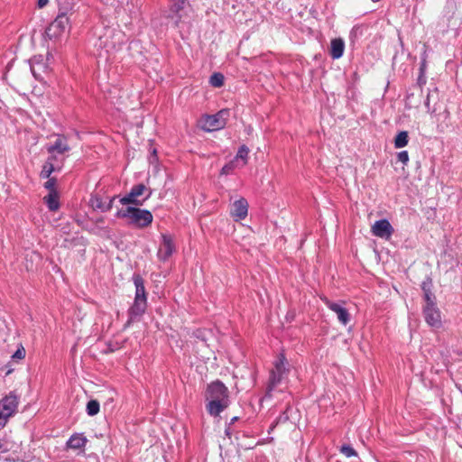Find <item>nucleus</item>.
Listing matches in <instances>:
<instances>
[{
  "label": "nucleus",
  "instance_id": "nucleus-25",
  "mask_svg": "<svg viewBox=\"0 0 462 462\" xmlns=\"http://www.w3.org/2000/svg\"><path fill=\"white\" fill-rule=\"evenodd\" d=\"M41 68H42L44 69L46 67L42 62V60H40V58L34 57L31 62V71H32V75L34 76V78L37 79H39L40 76H41V74L39 72Z\"/></svg>",
  "mask_w": 462,
  "mask_h": 462
},
{
  "label": "nucleus",
  "instance_id": "nucleus-24",
  "mask_svg": "<svg viewBox=\"0 0 462 462\" xmlns=\"http://www.w3.org/2000/svg\"><path fill=\"white\" fill-rule=\"evenodd\" d=\"M48 153H49V157H48L47 161L51 163H53V165H55L56 167H58L59 169L61 170V168L64 165L67 156L59 155L55 152H48Z\"/></svg>",
  "mask_w": 462,
  "mask_h": 462
},
{
  "label": "nucleus",
  "instance_id": "nucleus-29",
  "mask_svg": "<svg viewBox=\"0 0 462 462\" xmlns=\"http://www.w3.org/2000/svg\"><path fill=\"white\" fill-rule=\"evenodd\" d=\"M421 96L422 94L420 93L418 100H415L413 93L408 94L406 97V107L411 108L419 106L420 104Z\"/></svg>",
  "mask_w": 462,
  "mask_h": 462
},
{
  "label": "nucleus",
  "instance_id": "nucleus-41",
  "mask_svg": "<svg viewBox=\"0 0 462 462\" xmlns=\"http://www.w3.org/2000/svg\"><path fill=\"white\" fill-rule=\"evenodd\" d=\"M430 285H431V281H430L429 282H423L422 286H421L423 292H425V290H430Z\"/></svg>",
  "mask_w": 462,
  "mask_h": 462
},
{
  "label": "nucleus",
  "instance_id": "nucleus-1",
  "mask_svg": "<svg viewBox=\"0 0 462 462\" xmlns=\"http://www.w3.org/2000/svg\"><path fill=\"white\" fill-rule=\"evenodd\" d=\"M123 35L112 28H103L94 43L96 55L107 61L110 55L116 52L122 43Z\"/></svg>",
  "mask_w": 462,
  "mask_h": 462
},
{
  "label": "nucleus",
  "instance_id": "nucleus-33",
  "mask_svg": "<svg viewBox=\"0 0 462 462\" xmlns=\"http://www.w3.org/2000/svg\"><path fill=\"white\" fill-rule=\"evenodd\" d=\"M25 349L23 346H20L17 348V350L13 354L12 359L13 360H22L25 357Z\"/></svg>",
  "mask_w": 462,
  "mask_h": 462
},
{
  "label": "nucleus",
  "instance_id": "nucleus-42",
  "mask_svg": "<svg viewBox=\"0 0 462 462\" xmlns=\"http://www.w3.org/2000/svg\"><path fill=\"white\" fill-rule=\"evenodd\" d=\"M49 0H38V6L40 8L44 7L48 4Z\"/></svg>",
  "mask_w": 462,
  "mask_h": 462
},
{
  "label": "nucleus",
  "instance_id": "nucleus-23",
  "mask_svg": "<svg viewBox=\"0 0 462 462\" xmlns=\"http://www.w3.org/2000/svg\"><path fill=\"white\" fill-rule=\"evenodd\" d=\"M409 143V134L407 131H401L394 138V147L397 149L406 146Z\"/></svg>",
  "mask_w": 462,
  "mask_h": 462
},
{
  "label": "nucleus",
  "instance_id": "nucleus-31",
  "mask_svg": "<svg viewBox=\"0 0 462 462\" xmlns=\"http://www.w3.org/2000/svg\"><path fill=\"white\" fill-rule=\"evenodd\" d=\"M424 300L426 301L425 306L435 305V296L431 292V290H425Z\"/></svg>",
  "mask_w": 462,
  "mask_h": 462
},
{
  "label": "nucleus",
  "instance_id": "nucleus-8",
  "mask_svg": "<svg viewBox=\"0 0 462 462\" xmlns=\"http://www.w3.org/2000/svg\"><path fill=\"white\" fill-rule=\"evenodd\" d=\"M323 301L331 311L336 313L337 320L342 325L346 326L350 322L351 315L343 304L329 300L328 298H324Z\"/></svg>",
  "mask_w": 462,
  "mask_h": 462
},
{
  "label": "nucleus",
  "instance_id": "nucleus-12",
  "mask_svg": "<svg viewBox=\"0 0 462 462\" xmlns=\"http://www.w3.org/2000/svg\"><path fill=\"white\" fill-rule=\"evenodd\" d=\"M47 152H55L59 155L67 156L66 153L70 151L68 139L63 134H58L56 140L46 146Z\"/></svg>",
  "mask_w": 462,
  "mask_h": 462
},
{
  "label": "nucleus",
  "instance_id": "nucleus-19",
  "mask_svg": "<svg viewBox=\"0 0 462 462\" xmlns=\"http://www.w3.org/2000/svg\"><path fill=\"white\" fill-rule=\"evenodd\" d=\"M116 199V196L112 197L108 202H104L98 196H95L91 199V205L94 208L99 209L102 212L109 211L113 207V202Z\"/></svg>",
  "mask_w": 462,
  "mask_h": 462
},
{
  "label": "nucleus",
  "instance_id": "nucleus-7",
  "mask_svg": "<svg viewBox=\"0 0 462 462\" xmlns=\"http://www.w3.org/2000/svg\"><path fill=\"white\" fill-rule=\"evenodd\" d=\"M206 399L229 402L228 389L219 380L212 382L207 387Z\"/></svg>",
  "mask_w": 462,
  "mask_h": 462
},
{
  "label": "nucleus",
  "instance_id": "nucleus-40",
  "mask_svg": "<svg viewBox=\"0 0 462 462\" xmlns=\"http://www.w3.org/2000/svg\"><path fill=\"white\" fill-rule=\"evenodd\" d=\"M40 176H41L42 179H48L49 180L50 178H51V174H49V172H47V171H45L43 169L42 170V171L40 173Z\"/></svg>",
  "mask_w": 462,
  "mask_h": 462
},
{
  "label": "nucleus",
  "instance_id": "nucleus-15",
  "mask_svg": "<svg viewBox=\"0 0 462 462\" xmlns=\"http://www.w3.org/2000/svg\"><path fill=\"white\" fill-rule=\"evenodd\" d=\"M248 202L245 199L241 198L236 200L230 211V214L235 221L243 220L247 217Z\"/></svg>",
  "mask_w": 462,
  "mask_h": 462
},
{
  "label": "nucleus",
  "instance_id": "nucleus-38",
  "mask_svg": "<svg viewBox=\"0 0 462 462\" xmlns=\"http://www.w3.org/2000/svg\"><path fill=\"white\" fill-rule=\"evenodd\" d=\"M425 106H426L427 111L429 113H434L435 112V108L431 109V107H430V93H428V95H427V97H426V100H425Z\"/></svg>",
  "mask_w": 462,
  "mask_h": 462
},
{
  "label": "nucleus",
  "instance_id": "nucleus-26",
  "mask_svg": "<svg viewBox=\"0 0 462 462\" xmlns=\"http://www.w3.org/2000/svg\"><path fill=\"white\" fill-rule=\"evenodd\" d=\"M241 166L239 165V163H237V160H232L230 161L229 162H227L226 164H225L222 169H221V171H220V174L221 175H228V174H231L235 169L236 168H240Z\"/></svg>",
  "mask_w": 462,
  "mask_h": 462
},
{
  "label": "nucleus",
  "instance_id": "nucleus-17",
  "mask_svg": "<svg viewBox=\"0 0 462 462\" xmlns=\"http://www.w3.org/2000/svg\"><path fill=\"white\" fill-rule=\"evenodd\" d=\"M345 51V42L341 38H335L331 40L329 54L333 60L341 58Z\"/></svg>",
  "mask_w": 462,
  "mask_h": 462
},
{
  "label": "nucleus",
  "instance_id": "nucleus-22",
  "mask_svg": "<svg viewBox=\"0 0 462 462\" xmlns=\"http://www.w3.org/2000/svg\"><path fill=\"white\" fill-rule=\"evenodd\" d=\"M248 153L249 149L246 145L244 144L239 147L234 160H237V163H239L241 167H244L247 163Z\"/></svg>",
  "mask_w": 462,
  "mask_h": 462
},
{
  "label": "nucleus",
  "instance_id": "nucleus-4",
  "mask_svg": "<svg viewBox=\"0 0 462 462\" xmlns=\"http://www.w3.org/2000/svg\"><path fill=\"white\" fill-rule=\"evenodd\" d=\"M287 365L288 363L284 354L281 353L274 362L273 368L270 372L266 395L271 396V393L281 383L284 375L288 374L289 369Z\"/></svg>",
  "mask_w": 462,
  "mask_h": 462
},
{
  "label": "nucleus",
  "instance_id": "nucleus-14",
  "mask_svg": "<svg viewBox=\"0 0 462 462\" xmlns=\"http://www.w3.org/2000/svg\"><path fill=\"white\" fill-rule=\"evenodd\" d=\"M372 233L381 238H389L393 233V228L387 219H380L372 226Z\"/></svg>",
  "mask_w": 462,
  "mask_h": 462
},
{
  "label": "nucleus",
  "instance_id": "nucleus-11",
  "mask_svg": "<svg viewBox=\"0 0 462 462\" xmlns=\"http://www.w3.org/2000/svg\"><path fill=\"white\" fill-rule=\"evenodd\" d=\"M146 308L147 300L134 298L133 305L128 310L129 319L125 327H129L137 318L143 316L146 310Z\"/></svg>",
  "mask_w": 462,
  "mask_h": 462
},
{
  "label": "nucleus",
  "instance_id": "nucleus-34",
  "mask_svg": "<svg viewBox=\"0 0 462 462\" xmlns=\"http://www.w3.org/2000/svg\"><path fill=\"white\" fill-rule=\"evenodd\" d=\"M56 179L55 178H50L45 183L44 187L47 189L50 192H57L56 191Z\"/></svg>",
  "mask_w": 462,
  "mask_h": 462
},
{
  "label": "nucleus",
  "instance_id": "nucleus-45",
  "mask_svg": "<svg viewBox=\"0 0 462 462\" xmlns=\"http://www.w3.org/2000/svg\"><path fill=\"white\" fill-rule=\"evenodd\" d=\"M238 420V417H234L231 419L230 424H233L235 421Z\"/></svg>",
  "mask_w": 462,
  "mask_h": 462
},
{
  "label": "nucleus",
  "instance_id": "nucleus-36",
  "mask_svg": "<svg viewBox=\"0 0 462 462\" xmlns=\"http://www.w3.org/2000/svg\"><path fill=\"white\" fill-rule=\"evenodd\" d=\"M42 169L47 171L49 174H51L55 171H60V169L53 165V163L49 162L48 161L45 162V163L42 166Z\"/></svg>",
  "mask_w": 462,
  "mask_h": 462
},
{
  "label": "nucleus",
  "instance_id": "nucleus-6",
  "mask_svg": "<svg viewBox=\"0 0 462 462\" xmlns=\"http://www.w3.org/2000/svg\"><path fill=\"white\" fill-rule=\"evenodd\" d=\"M19 397L11 392L0 401V425H5L8 418L13 416L18 406Z\"/></svg>",
  "mask_w": 462,
  "mask_h": 462
},
{
  "label": "nucleus",
  "instance_id": "nucleus-16",
  "mask_svg": "<svg viewBox=\"0 0 462 462\" xmlns=\"http://www.w3.org/2000/svg\"><path fill=\"white\" fill-rule=\"evenodd\" d=\"M207 411L211 416H218L224 410H226L230 402L208 400Z\"/></svg>",
  "mask_w": 462,
  "mask_h": 462
},
{
  "label": "nucleus",
  "instance_id": "nucleus-30",
  "mask_svg": "<svg viewBox=\"0 0 462 462\" xmlns=\"http://www.w3.org/2000/svg\"><path fill=\"white\" fill-rule=\"evenodd\" d=\"M340 452L346 457H356V451L350 445H343L340 448Z\"/></svg>",
  "mask_w": 462,
  "mask_h": 462
},
{
  "label": "nucleus",
  "instance_id": "nucleus-20",
  "mask_svg": "<svg viewBox=\"0 0 462 462\" xmlns=\"http://www.w3.org/2000/svg\"><path fill=\"white\" fill-rule=\"evenodd\" d=\"M87 439L80 434L72 435L67 441V446L72 449H80L85 447Z\"/></svg>",
  "mask_w": 462,
  "mask_h": 462
},
{
  "label": "nucleus",
  "instance_id": "nucleus-18",
  "mask_svg": "<svg viewBox=\"0 0 462 462\" xmlns=\"http://www.w3.org/2000/svg\"><path fill=\"white\" fill-rule=\"evenodd\" d=\"M133 281L135 286L134 298L147 300V293L144 287V281L143 277L138 273H134L133 276Z\"/></svg>",
  "mask_w": 462,
  "mask_h": 462
},
{
  "label": "nucleus",
  "instance_id": "nucleus-10",
  "mask_svg": "<svg viewBox=\"0 0 462 462\" xmlns=\"http://www.w3.org/2000/svg\"><path fill=\"white\" fill-rule=\"evenodd\" d=\"M162 242L158 250L157 256L161 261L165 262L175 251V245L171 235L162 234Z\"/></svg>",
  "mask_w": 462,
  "mask_h": 462
},
{
  "label": "nucleus",
  "instance_id": "nucleus-13",
  "mask_svg": "<svg viewBox=\"0 0 462 462\" xmlns=\"http://www.w3.org/2000/svg\"><path fill=\"white\" fill-rule=\"evenodd\" d=\"M423 314L425 321L434 328H440L441 326V316L439 308L435 305L424 306Z\"/></svg>",
  "mask_w": 462,
  "mask_h": 462
},
{
  "label": "nucleus",
  "instance_id": "nucleus-39",
  "mask_svg": "<svg viewBox=\"0 0 462 462\" xmlns=\"http://www.w3.org/2000/svg\"><path fill=\"white\" fill-rule=\"evenodd\" d=\"M149 160H150V162H152V163L157 162L158 157H157V151L155 148H153L152 150L151 156H150Z\"/></svg>",
  "mask_w": 462,
  "mask_h": 462
},
{
  "label": "nucleus",
  "instance_id": "nucleus-2",
  "mask_svg": "<svg viewBox=\"0 0 462 462\" xmlns=\"http://www.w3.org/2000/svg\"><path fill=\"white\" fill-rule=\"evenodd\" d=\"M116 217L120 218L129 219V224L139 228H144L150 226L152 222V215L147 209H141L134 207H127L119 209L116 212Z\"/></svg>",
  "mask_w": 462,
  "mask_h": 462
},
{
  "label": "nucleus",
  "instance_id": "nucleus-37",
  "mask_svg": "<svg viewBox=\"0 0 462 462\" xmlns=\"http://www.w3.org/2000/svg\"><path fill=\"white\" fill-rule=\"evenodd\" d=\"M418 85L420 87V93L422 94V86L426 84V78L424 76V72H423V67L420 68V74L418 78Z\"/></svg>",
  "mask_w": 462,
  "mask_h": 462
},
{
  "label": "nucleus",
  "instance_id": "nucleus-28",
  "mask_svg": "<svg viewBox=\"0 0 462 462\" xmlns=\"http://www.w3.org/2000/svg\"><path fill=\"white\" fill-rule=\"evenodd\" d=\"M99 402L97 400H90L87 404V413L95 416L99 412Z\"/></svg>",
  "mask_w": 462,
  "mask_h": 462
},
{
  "label": "nucleus",
  "instance_id": "nucleus-21",
  "mask_svg": "<svg viewBox=\"0 0 462 462\" xmlns=\"http://www.w3.org/2000/svg\"><path fill=\"white\" fill-rule=\"evenodd\" d=\"M48 208L51 211H56L60 208L59 196L57 192H49L44 198Z\"/></svg>",
  "mask_w": 462,
  "mask_h": 462
},
{
  "label": "nucleus",
  "instance_id": "nucleus-44",
  "mask_svg": "<svg viewBox=\"0 0 462 462\" xmlns=\"http://www.w3.org/2000/svg\"><path fill=\"white\" fill-rule=\"evenodd\" d=\"M151 195H152V191H151V190H149L148 194L146 195V197L144 198V199H143V200L148 199L151 197Z\"/></svg>",
  "mask_w": 462,
  "mask_h": 462
},
{
  "label": "nucleus",
  "instance_id": "nucleus-35",
  "mask_svg": "<svg viewBox=\"0 0 462 462\" xmlns=\"http://www.w3.org/2000/svg\"><path fill=\"white\" fill-rule=\"evenodd\" d=\"M397 159L399 162L406 165L409 162V154L407 151H402L397 153Z\"/></svg>",
  "mask_w": 462,
  "mask_h": 462
},
{
  "label": "nucleus",
  "instance_id": "nucleus-5",
  "mask_svg": "<svg viewBox=\"0 0 462 462\" xmlns=\"http://www.w3.org/2000/svg\"><path fill=\"white\" fill-rule=\"evenodd\" d=\"M229 116L228 109H221L215 115H205L199 120L201 129L206 132L220 130L226 125Z\"/></svg>",
  "mask_w": 462,
  "mask_h": 462
},
{
  "label": "nucleus",
  "instance_id": "nucleus-32",
  "mask_svg": "<svg viewBox=\"0 0 462 462\" xmlns=\"http://www.w3.org/2000/svg\"><path fill=\"white\" fill-rule=\"evenodd\" d=\"M288 420H289V416L287 414V411H285L272 424L270 430H273L276 427L277 424L286 422Z\"/></svg>",
  "mask_w": 462,
  "mask_h": 462
},
{
  "label": "nucleus",
  "instance_id": "nucleus-3",
  "mask_svg": "<svg viewBox=\"0 0 462 462\" xmlns=\"http://www.w3.org/2000/svg\"><path fill=\"white\" fill-rule=\"evenodd\" d=\"M72 7H60L54 21L46 28V36L51 40L60 37L69 26V16L72 14Z\"/></svg>",
  "mask_w": 462,
  "mask_h": 462
},
{
  "label": "nucleus",
  "instance_id": "nucleus-9",
  "mask_svg": "<svg viewBox=\"0 0 462 462\" xmlns=\"http://www.w3.org/2000/svg\"><path fill=\"white\" fill-rule=\"evenodd\" d=\"M147 190V188L144 184L139 183L137 185H134L130 192L120 199V203L122 205H130L134 204L136 206H142L143 200H139L138 197L142 196L145 191Z\"/></svg>",
  "mask_w": 462,
  "mask_h": 462
},
{
  "label": "nucleus",
  "instance_id": "nucleus-27",
  "mask_svg": "<svg viewBox=\"0 0 462 462\" xmlns=\"http://www.w3.org/2000/svg\"><path fill=\"white\" fill-rule=\"evenodd\" d=\"M224 75L220 72H215L210 76L209 83L215 88H220L224 85Z\"/></svg>",
  "mask_w": 462,
  "mask_h": 462
},
{
  "label": "nucleus",
  "instance_id": "nucleus-43",
  "mask_svg": "<svg viewBox=\"0 0 462 462\" xmlns=\"http://www.w3.org/2000/svg\"><path fill=\"white\" fill-rule=\"evenodd\" d=\"M226 434L230 438V436H231L230 427H227L226 429Z\"/></svg>",
  "mask_w": 462,
  "mask_h": 462
}]
</instances>
